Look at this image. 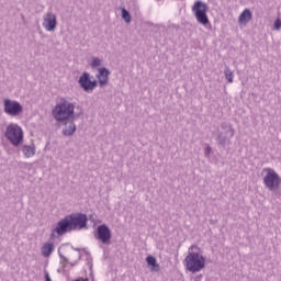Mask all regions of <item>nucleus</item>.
Listing matches in <instances>:
<instances>
[{"instance_id": "obj_1", "label": "nucleus", "mask_w": 281, "mask_h": 281, "mask_svg": "<svg viewBox=\"0 0 281 281\" xmlns=\"http://www.w3.org/2000/svg\"><path fill=\"white\" fill-rule=\"evenodd\" d=\"M76 106L74 103L63 100L61 102L57 103L53 109V117L57 122H69L74 120V111Z\"/></svg>"}, {"instance_id": "obj_2", "label": "nucleus", "mask_w": 281, "mask_h": 281, "mask_svg": "<svg viewBox=\"0 0 281 281\" xmlns=\"http://www.w3.org/2000/svg\"><path fill=\"white\" fill-rule=\"evenodd\" d=\"M195 248L196 246L190 248L189 254L183 261L186 269L191 271V273H199V271L205 269V257L199 252H192V249Z\"/></svg>"}, {"instance_id": "obj_3", "label": "nucleus", "mask_w": 281, "mask_h": 281, "mask_svg": "<svg viewBox=\"0 0 281 281\" xmlns=\"http://www.w3.org/2000/svg\"><path fill=\"white\" fill-rule=\"evenodd\" d=\"M209 10L210 7H207V3L201 0L195 1L192 5V12L200 25H210V19L207 18Z\"/></svg>"}, {"instance_id": "obj_4", "label": "nucleus", "mask_w": 281, "mask_h": 281, "mask_svg": "<svg viewBox=\"0 0 281 281\" xmlns=\"http://www.w3.org/2000/svg\"><path fill=\"white\" fill-rule=\"evenodd\" d=\"M5 137L13 146H19L23 142V130L16 124L11 123L7 127Z\"/></svg>"}, {"instance_id": "obj_5", "label": "nucleus", "mask_w": 281, "mask_h": 281, "mask_svg": "<svg viewBox=\"0 0 281 281\" xmlns=\"http://www.w3.org/2000/svg\"><path fill=\"white\" fill-rule=\"evenodd\" d=\"M266 176L263 178V183L269 190H278L280 188V176L273 169H263Z\"/></svg>"}, {"instance_id": "obj_6", "label": "nucleus", "mask_w": 281, "mask_h": 281, "mask_svg": "<svg viewBox=\"0 0 281 281\" xmlns=\"http://www.w3.org/2000/svg\"><path fill=\"white\" fill-rule=\"evenodd\" d=\"M67 217L72 229H82L87 226V215L85 214H72Z\"/></svg>"}, {"instance_id": "obj_7", "label": "nucleus", "mask_w": 281, "mask_h": 281, "mask_svg": "<svg viewBox=\"0 0 281 281\" xmlns=\"http://www.w3.org/2000/svg\"><path fill=\"white\" fill-rule=\"evenodd\" d=\"M97 236L103 245H111V229L106 225H100L97 228Z\"/></svg>"}, {"instance_id": "obj_8", "label": "nucleus", "mask_w": 281, "mask_h": 281, "mask_svg": "<svg viewBox=\"0 0 281 281\" xmlns=\"http://www.w3.org/2000/svg\"><path fill=\"white\" fill-rule=\"evenodd\" d=\"M23 111V106L19 104V102L4 100V113L8 115H19Z\"/></svg>"}, {"instance_id": "obj_9", "label": "nucleus", "mask_w": 281, "mask_h": 281, "mask_svg": "<svg viewBox=\"0 0 281 281\" xmlns=\"http://www.w3.org/2000/svg\"><path fill=\"white\" fill-rule=\"evenodd\" d=\"M79 85L85 89V91H93L95 89V81H91L89 78V74L85 72L80 79H79Z\"/></svg>"}, {"instance_id": "obj_10", "label": "nucleus", "mask_w": 281, "mask_h": 281, "mask_svg": "<svg viewBox=\"0 0 281 281\" xmlns=\"http://www.w3.org/2000/svg\"><path fill=\"white\" fill-rule=\"evenodd\" d=\"M71 224L69 222V217H65L60 222H58L57 227L55 228V232L59 235L63 236V234L67 232H71Z\"/></svg>"}, {"instance_id": "obj_11", "label": "nucleus", "mask_w": 281, "mask_h": 281, "mask_svg": "<svg viewBox=\"0 0 281 281\" xmlns=\"http://www.w3.org/2000/svg\"><path fill=\"white\" fill-rule=\"evenodd\" d=\"M43 25L47 32H54L56 30V15L48 13L44 19Z\"/></svg>"}, {"instance_id": "obj_12", "label": "nucleus", "mask_w": 281, "mask_h": 281, "mask_svg": "<svg viewBox=\"0 0 281 281\" xmlns=\"http://www.w3.org/2000/svg\"><path fill=\"white\" fill-rule=\"evenodd\" d=\"M249 21H251V11L249 9H245L238 18V23L239 25H247Z\"/></svg>"}, {"instance_id": "obj_13", "label": "nucleus", "mask_w": 281, "mask_h": 281, "mask_svg": "<svg viewBox=\"0 0 281 281\" xmlns=\"http://www.w3.org/2000/svg\"><path fill=\"white\" fill-rule=\"evenodd\" d=\"M98 78L101 86L106 85V82H109V70L100 68Z\"/></svg>"}, {"instance_id": "obj_14", "label": "nucleus", "mask_w": 281, "mask_h": 281, "mask_svg": "<svg viewBox=\"0 0 281 281\" xmlns=\"http://www.w3.org/2000/svg\"><path fill=\"white\" fill-rule=\"evenodd\" d=\"M24 157L30 158L36 155V149L33 146L24 145L22 148Z\"/></svg>"}, {"instance_id": "obj_15", "label": "nucleus", "mask_w": 281, "mask_h": 281, "mask_svg": "<svg viewBox=\"0 0 281 281\" xmlns=\"http://www.w3.org/2000/svg\"><path fill=\"white\" fill-rule=\"evenodd\" d=\"M146 262L148 267H151V271H159V265L157 263V259L153 256H148L146 258Z\"/></svg>"}, {"instance_id": "obj_16", "label": "nucleus", "mask_w": 281, "mask_h": 281, "mask_svg": "<svg viewBox=\"0 0 281 281\" xmlns=\"http://www.w3.org/2000/svg\"><path fill=\"white\" fill-rule=\"evenodd\" d=\"M52 251H54V245L53 244H44V246L42 247V256H45L46 258L48 256H52Z\"/></svg>"}, {"instance_id": "obj_17", "label": "nucleus", "mask_w": 281, "mask_h": 281, "mask_svg": "<svg viewBox=\"0 0 281 281\" xmlns=\"http://www.w3.org/2000/svg\"><path fill=\"white\" fill-rule=\"evenodd\" d=\"M74 133H76V125L74 124V122H70L68 124H66V127L64 130V135H74Z\"/></svg>"}, {"instance_id": "obj_18", "label": "nucleus", "mask_w": 281, "mask_h": 281, "mask_svg": "<svg viewBox=\"0 0 281 281\" xmlns=\"http://www.w3.org/2000/svg\"><path fill=\"white\" fill-rule=\"evenodd\" d=\"M224 74H225V78H226V80H228V82H234V72H232V70H229V68H226Z\"/></svg>"}, {"instance_id": "obj_19", "label": "nucleus", "mask_w": 281, "mask_h": 281, "mask_svg": "<svg viewBox=\"0 0 281 281\" xmlns=\"http://www.w3.org/2000/svg\"><path fill=\"white\" fill-rule=\"evenodd\" d=\"M122 19L125 23H128L131 21V13H128L126 9H122Z\"/></svg>"}, {"instance_id": "obj_20", "label": "nucleus", "mask_w": 281, "mask_h": 281, "mask_svg": "<svg viewBox=\"0 0 281 281\" xmlns=\"http://www.w3.org/2000/svg\"><path fill=\"white\" fill-rule=\"evenodd\" d=\"M274 30H281V19L280 18H278L274 21Z\"/></svg>"}, {"instance_id": "obj_21", "label": "nucleus", "mask_w": 281, "mask_h": 281, "mask_svg": "<svg viewBox=\"0 0 281 281\" xmlns=\"http://www.w3.org/2000/svg\"><path fill=\"white\" fill-rule=\"evenodd\" d=\"M91 65L93 67H100V59H98V58L93 59Z\"/></svg>"}, {"instance_id": "obj_22", "label": "nucleus", "mask_w": 281, "mask_h": 281, "mask_svg": "<svg viewBox=\"0 0 281 281\" xmlns=\"http://www.w3.org/2000/svg\"><path fill=\"white\" fill-rule=\"evenodd\" d=\"M45 280L46 281H52V278H49V272H45Z\"/></svg>"}, {"instance_id": "obj_23", "label": "nucleus", "mask_w": 281, "mask_h": 281, "mask_svg": "<svg viewBox=\"0 0 281 281\" xmlns=\"http://www.w3.org/2000/svg\"><path fill=\"white\" fill-rule=\"evenodd\" d=\"M201 276H199V277H196L195 279H194V281H201Z\"/></svg>"}, {"instance_id": "obj_24", "label": "nucleus", "mask_w": 281, "mask_h": 281, "mask_svg": "<svg viewBox=\"0 0 281 281\" xmlns=\"http://www.w3.org/2000/svg\"><path fill=\"white\" fill-rule=\"evenodd\" d=\"M210 150H211V148L207 147V148H206V155H210Z\"/></svg>"}]
</instances>
